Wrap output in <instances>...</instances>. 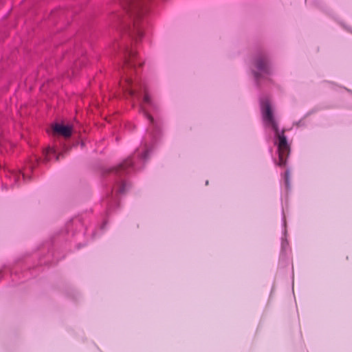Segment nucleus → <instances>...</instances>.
<instances>
[{
	"label": "nucleus",
	"instance_id": "nucleus-1",
	"mask_svg": "<svg viewBox=\"0 0 352 352\" xmlns=\"http://www.w3.org/2000/svg\"><path fill=\"white\" fill-rule=\"evenodd\" d=\"M118 6L122 8V12H118L115 9L112 16V20H118L123 13H126L133 18V30H130V34L133 36L137 34L142 35V31L138 26L136 19L141 17L146 12L145 2L142 0H120Z\"/></svg>",
	"mask_w": 352,
	"mask_h": 352
},
{
	"label": "nucleus",
	"instance_id": "nucleus-2",
	"mask_svg": "<svg viewBox=\"0 0 352 352\" xmlns=\"http://www.w3.org/2000/svg\"><path fill=\"white\" fill-rule=\"evenodd\" d=\"M262 117L266 124L270 125L275 131L278 138V149L279 152V165L285 164L284 155L289 153V146L287 143L284 131H278V122L274 118L270 102L267 100L262 101L261 104Z\"/></svg>",
	"mask_w": 352,
	"mask_h": 352
},
{
	"label": "nucleus",
	"instance_id": "nucleus-3",
	"mask_svg": "<svg viewBox=\"0 0 352 352\" xmlns=\"http://www.w3.org/2000/svg\"><path fill=\"white\" fill-rule=\"evenodd\" d=\"M53 131L55 133L63 135L65 138H69L72 135V127L69 125L56 123L53 126Z\"/></svg>",
	"mask_w": 352,
	"mask_h": 352
},
{
	"label": "nucleus",
	"instance_id": "nucleus-4",
	"mask_svg": "<svg viewBox=\"0 0 352 352\" xmlns=\"http://www.w3.org/2000/svg\"><path fill=\"white\" fill-rule=\"evenodd\" d=\"M124 64L126 65L133 67V58L135 56V52L131 50L124 49Z\"/></svg>",
	"mask_w": 352,
	"mask_h": 352
},
{
	"label": "nucleus",
	"instance_id": "nucleus-5",
	"mask_svg": "<svg viewBox=\"0 0 352 352\" xmlns=\"http://www.w3.org/2000/svg\"><path fill=\"white\" fill-rule=\"evenodd\" d=\"M256 67L258 70L261 72H264L266 74H269V67L267 62L265 59H258L256 60Z\"/></svg>",
	"mask_w": 352,
	"mask_h": 352
},
{
	"label": "nucleus",
	"instance_id": "nucleus-6",
	"mask_svg": "<svg viewBox=\"0 0 352 352\" xmlns=\"http://www.w3.org/2000/svg\"><path fill=\"white\" fill-rule=\"evenodd\" d=\"M43 153L45 155L46 160H49L48 155H50V154H55L56 152H55V150L54 148L49 147V148H47L46 150H45L43 151Z\"/></svg>",
	"mask_w": 352,
	"mask_h": 352
},
{
	"label": "nucleus",
	"instance_id": "nucleus-7",
	"mask_svg": "<svg viewBox=\"0 0 352 352\" xmlns=\"http://www.w3.org/2000/svg\"><path fill=\"white\" fill-rule=\"evenodd\" d=\"M131 162L129 160H127V161L124 162L123 164H120L119 166V168L124 169V168H126V167H127L128 166H131Z\"/></svg>",
	"mask_w": 352,
	"mask_h": 352
},
{
	"label": "nucleus",
	"instance_id": "nucleus-8",
	"mask_svg": "<svg viewBox=\"0 0 352 352\" xmlns=\"http://www.w3.org/2000/svg\"><path fill=\"white\" fill-rule=\"evenodd\" d=\"M144 100L146 103H150L151 100H150V97H149V96L148 94H146L144 96Z\"/></svg>",
	"mask_w": 352,
	"mask_h": 352
},
{
	"label": "nucleus",
	"instance_id": "nucleus-9",
	"mask_svg": "<svg viewBox=\"0 0 352 352\" xmlns=\"http://www.w3.org/2000/svg\"><path fill=\"white\" fill-rule=\"evenodd\" d=\"M125 190V184H123L122 186L119 189L120 192H124Z\"/></svg>",
	"mask_w": 352,
	"mask_h": 352
},
{
	"label": "nucleus",
	"instance_id": "nucleus-10",
	"mask_svg": "<svg viewBox=\"0 0 352 352\" xmlns=\"http://www.w3.org/2000/svg\"><path fill=\"white\" fill-rule=\"evenodd\" d=\"M126 81L128 83H130V82H131V79H129V78L127 77V78H126Z\"/></svg>",
	"mask_w": 352,
	"mask_h": 352
},
{
	"label": "nucleus",
	"instance_id": "nucleus-11",
	"mask_svg": "<svg viewBox=\"0 0 352 352\" xmlns=\"http://www.w3.org/2000/svg\"><path fill=\"white\" fill-rule=\"evenodd\" d=\"M255 77H256V79H258V74H257V73H256V74H255Z\"/></svg>",
	"mask_w": 352,
	"mask_h": 352
},
{
	"label": "nucleus",
	"instance_id": "nucleus-12",
	"mask_svg": "<svg viewBox=\"0 0 352 352\" xmlns=\"http://www.w3.org/2000/svg\"><path fill=\"white\" fill-rule=\"evenodd\" d=\"M149 119L151 120V122H153V118L149 116Z\"/></svg>",
	"mask_w": 352,
	"mask_h": 352
}]
</instances>
